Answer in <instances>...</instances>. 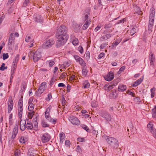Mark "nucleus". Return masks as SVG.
Returning a JSON list of instances; mask_svg holds the SVG:
<instances>
[{"mask_svg": "<svg viewBox=\"0 0 156 156\" xmlns=\"http://www.w3.org/2000/svg\"><path fill=\"white\" fill-rule=\"evenodd\" d=\"M67 32V28L64 26H61L58 29L56 34V36L58 39L56 44V47H59L66 42L69 37Z\"/></svg>", "mask_w": 156, "mask_h": 156, "instance_id": "1", "label": "nucleus"}, {"mask_svg": "<svg viewBox=\"0 0 156 156\" xmlns=\"http://www.w3.org/2000/svg\"><path fill=\"white\" fill-rule=\"evenodd\" d=\"M150 16L149 20L148 29L149 31H151L153 26L154 21L155 11L153 8H151L150 10Z\"/></svg>", "mask_w": 156, "mask_h": 156, "instance_id": "2", "label": "nucleus"}, {"mask_svg": "<svg viewBox=\"0 0 156 156\" xmlns=\"http://www.w3.org/2000/svg\"><path fill=\"white\" fill-rule=\"evenodd\" d=\"M28 55L30 58H33L34 62H37L41 57V53L39 50H37L35 52L32 51H30Z\"/></svg>", "mask_w": 156, "mask_h": 156, "instance_id": "3", "label": "nucleus"}, {"mask_svg": "<svg viewBox=\"0 0 156 156\" xmlns=\"http://www.w3.org/2000/svg\"><path fill=\"white\" fill-rule=\"evenodd\" d=\"M106 140L108 143L114 149L118 148L119 143L116 139L113 137H107Z\"/></svg>", "mask_w": 156, "mask_h": 156, "instance_id": "4", "label": "nucleus"}, {"mask_svg": "<svg viewBox=\"0 0 156 156\" xmlns=\"http://www.w3.org/2000/svg\"><path fill=\"white\" fill-rule=\"evenodd\" d=\"M15 27L14 26H12L11 27L10 30V32L11 33L10 35L8 41V44L10 46L12 45L14 42L13 41L15 39L14 32L15 31Z\"/></svg>", "mask_w": 156, "mask_h": 156, "instance_id": "5", "label": "nucleus"}, {"mask_svg": "<svg viewBox=\"0 0 156 156\" xmlns=\"http://www.w3.org/2000/svg\"><path fill=\"white\" fill-rule=\"evenodd\" d=\"M55 43V42L53 39H50L44 43L43 47L45 49L51 47Z\"/></svg>", "mask_w": 156, "mask_h": 156, "instance_id": "6", "label": "nucleus"}, {"mask_svg": "<svg viewBox=\"0 0 156 156\" xmlns=\"http://www.w3.org/2000/svg\"><path fill=\"white\" fill-rule=\"evenodd\" d=\"M37 101L34 98H30L29 100L28 109L29 111H33L34 108V105L36 104Z\"/></svg>", "mask_w": 156, "mask_h": 156, "instance_id": "7", "label": "nucleus"}, {"mask_svg": "<svg viewBox=\"0 0 156 156\" xmlns=\"http://www.w3.org/2000/svg\"><path fill=\"white\" fill-rule=\"evenodd\" d=\"M50 136L49 134L45 133L41 135V140L43 143H45L50 139Z\"/></svg>", "mask_w": 156, "mask_h": 156, "instance_id": "8", "label": "nucleus"}, {"mask_svg": "<svg viewBox=\"0 0 156 156\" xmlns=\"http://www.w3.org/2000/svg\"><path fill=\"white\" fill-rule=\"evenodd\" d=\"M69 121L73 125H79L80 124V121L76 117L73 115L70 116L69 118Z\"/></svg>", "mask_w": 156, "mask_h": 156, "instance_id": "9", "label": "nucleus"}, {"mask_svg": "<svg viewBox=\"0 0 156 156\" xmlns=\"http://www.w3.org/2000/svg\"><path fill=\"white\" fill-rule=\"evenodd\" d=\"M46 89V83H42L41 84V86H40L39 88L37 91V96L40 97V95Z\"/></svg>", "mask_w": 156, "mask_h": 156, "instance_id": "10", "label": "nucleus"}, {"mask_svg": "<svg viewBox=\"0 0 156 156\" xmlns=\"http://www.w3.org/2000/svg\"><path fill=\"white\" fill-rule=\"evenodd\" d=\"M101 115L107 121H111L112 119L111 115L107 112H102L101 113Z\"/></svg>", "mask_w": 156, "mask_h": 156, "instance_id": "11", "label": "nucleus"}, {"mask_svg": "<svg viewBox=\"0 0 156 156\" xmlns=\"http://www.w3.org/2000/svg\"><path fill=\"white\" fill-rule=\"evenodd\" d=\"M147 128L149 129L150 132L151 133L154 137L156 139V130L154 127L153 125L148 123L147 125Z\"/></svg>", "mask_w": 156, "mask_h": 156, "instance_id": "12", "label": "nucleus"}, {"mask_svg": "<svg viewBox=\"0 0 156 156\" xmlns=\"http://www.w3.org/2000/svg\"><path fill=\"white\" fill-rule=\"evenodd\" d=\"M25 41L27 42H30V44L29 45L30 47H32L33 46V44L34 41V39L32 38L31 35H27L25 38Z\"/></svg>", "mask_w": 156, "mask_h": 156, "instance_id": "13", "label": "nucleus"}, {"mask_svg": "<svg viewBox=\"0 0 156 156\" xmlns=\"http://www.w3.org/2000/svg\"><path fill=\"white\" fill-rule=\"evenodd\" d=\"M13 105V103L12 100L11 98H9L8 103V112L10 113L12 109Z\"/></svg>", "mask_w": 156, "mask_h": 156, "instance_id": "14", "label": "nucleus"}, {"mask_svg": "<svg viewBox=\"0 0 156 156\" xmlns=\"http://www.w3.org/2000/svg\"><path fill=\"white\" fill-rule=\"evenodd\" d=\"M45 116L46 118L50 122L53 124H55L56 122L57 121V120L56 119H52L49 113H45Z\"/></svg>", "mask_w": 156, "mask_h": 156, "instance_id": "15", "label": "nucleus"}, {"mask_svg": "<svg viewBox=\"0 0 156 156\" xmlns=\"http://www.w3.org/2000/svg\"><path fill=\"white\" fill-rule=\"evenodd\" d=\"M74 57L76 62H79L80 64L83 66H84L85 63L82 58L77 55H74Z\"/></svg>", "mask_w": 156, "mask_h": 156, "instance_id": "16", "label": "nucleus"}, {"mask_svg": "<svg viewBox=\"0 0 156 156\" xmlns=\"http://www.w3.org/2000/svg\"><path fill=\"white\" fill-rule=\"evenodd\" d=\"M34 21L37 23H41L43 21L42 17L39 15H34Z\"/></svg>", "mask_w": 156, "mask_h": 156, "instance_id": "17", "label": "nucleus"}, {"mask_svg": "<svg viewBox=\"0 0 156 156\" xmlns=\"http://www.w3.org/2000/svg\"><path fill=\"white\" fill-rule=\"evenodd\" d=\"M117 83H113L111 85H105L104 87V89L107 91H109L113 88V86L117 85Z\"/></svg>", "mask_w": 156, "mask_h": 156, "instance_id": "18", "label": "nucleus"}, {"mask_svg": "<svg viewBox=\"0 0 156 156\" xmlns=\"http://www.w3.org/2000/svg\"><path fill=\"white\" fill-rule=\"evenodd\" d=\"M114 78V75L112 72H110L107 75L106 77H105V80L108 81H111Z\"/></svg>", "mask_w": 156, "mask_h": 156, "instance_id": "19", "label": "nucleus"}, {"mask_svg": "<svg viewBox=\"0 0 156 156\" xmlns=\"http://www.w3.org/2000/svg\"><path fill=\"white\" fill-rule=\"evenodd\" d=\"M26 121L24 120H21L20 121V129L22 131H24L26 129Z\"/></svg>", "mask_w": 156, "mask_h": 156, "instance_id": "20", "label": "nucleus"}, {"mask_svg": "<svg viewBox=\"0 0 156 156\" xmlns=\"http://www.w3.org/2000/svg\"><path fill=\"white\" fill-rule=\"evenodd\" d=\"M18 133V126H15L12 132V134L11 138L12 139H14L16 136L17 134Z\"/></svg>", "mask_w": 156, "mask_h": 156, "instance_id": "21", "label": "nucleus"}, {"mask_svg": "<svg viewBox=\"0 0 156 156\" xmlns=\"http://www.w3.org/2000/svg\"><path fill=\"white\" fill-rule=\"evenodd\" d=\"M143 78H140L139 79L136 80L134 83L132 85V86L133 87H136L140 84L143 81Z\"/></svg>", "mask_w": 156, "mask_h": 156, "instance_id": "22", "label": "nucleus"}, {"mask_svg": "<svg viewBox=\"0 0 156 156\" xmlns=\"http://www.w3.org/2000/svg\"><path fill=\"white\" fill-rule=\"evenodd\" d=\"M23 100L22 98H20L19 99L18 102V111L23 110Z\"/></svg>", "mask_w": 156, "mask_h": 156, "instance_id": "23", "label": "nucleus"}, {"mask_svg": "<svg viewBox=\"0 0 156 156\" xmlns=\"http://www.w3.org/2000/svg\"><path fill=\"white\" fill-rule=\"evenodd\" d=\"M112 36V34H108L106 35L103 36L101 38V40L102 41L106 40L110 38Z\"/></svg>", "mask_w": 156, "mask_h": 156, "instance_id": "24", "label": "nucleus"}, {"mask_svg": "<svg viewBox=\"0 0 156 156\" xmlns=\"http://www.w3.org/2000/svg\"><path fill=\"white\" fill-rule=\"evenodd\" d=\"M126 89V86L123 84H120L119 85L118 90L119 91L123 92Z\"/></svg>", "mask_w": 156, "mask_h": 156, "instance_id": "25", "label": "nucleus"}, {"mask_svg": "<svg viewBox=\"0 0 156 156\" xmlns=\"http://www.w3.org/2000/svg\"><path fill=\"white\" fill-rule=\"evenodd\" d=\"M27 120L28 121L27 122L26 124V128H27L28 129H31L33 128L32 123L29 122V121H28V119Z\"/></svg>", "mask_w": 156, "mask_h": 156, "instance_id": "26", "label": "nucleus"}, {"mask_svg": "<svg viewBox=\"0 0 156 156\" xmlns=\"http://www.w3.org/2000/svg\"><path fill=\"white\" fill-rule=\"evenodd\" d=\"M90 23V20H87L82 27V28L83 30H86L88 27Z\"/></svg>", "mask_w": 156, "mask_h": 156, "instance_id": "27", "label": "nucleus"}, {"mask_svg": "<svg viewBox=\"0 0 156 156\" xmlns=\"http://www.w3.org/2000/svg\"><path fill=\"white\" fill-rule=\"evenodd\" d=\"M149 59L150 61L151 65H153V62L154 61V56L153 54H151V55H149Z\"/></svg>", "mask_w": 156, "mask_h": 156, "instance_id": "28", "label": "nucleus"}, {"mask_svg": "<svg viewBox=\"0 0 156 156\" xmlns=\"http://www.w3.org/2000/svg\"><path fill=\"white\" fill-rule=\"evenodd\" d=\"M60 141L62 143L65 138V135L63 133H62L59 134Z\"/></svg>", "mask_w": 156, "mask_h": 156, "instance_id": "29", "label": "nucleus"}, {"mask_svg": "<svg viewBox=\"0 0 156 156\" xmlns=\"http://www.w3.org/2000/svg\"><path fill=\"white\" fill-rule=\"evenodd\" d=\"M20 142L21 143H24L27 140V138L23 136H21L19 140Z\"/></svg>", "mask_w": 156, "mask_h": 156, "instance_id": "30", "label": "nucleus"}, {"mask_svg": "<svg viewBox=\"0 0 156 156\" xmlns=\"http://www.w3.org/2000/svg\"><path fill=\"white\" fill-rule=\"evenodd\" d=\"M34 111H30L28 113L27 116L29 119H31L32 118L33 116L34 115Z\"/></svg>", "mask_w": 156, "mask_h": 156, "instance_id": "31", "label": "nucleus"}, {"mask_svg": "<svg viewBox=\"0 0 156 156\" xmlns=\"http://www.w3.org/2000/svg\"><path fill=\"white\" fill-rule=\"evenodd\" d=\"M83 86L84 88H87L90 86V83L87 81H85L83 83Z\"/></svg>", "mask_w": 156, "mask_h": 156, "instance_id": "32", "label": "nucleus"}, {"mask_svg": "<svg viewBox=\"0 0 156 156\" xmlns=\"http://www.w3.org/2000/svg\"><path fill=\"white\" fill-rule=\"evenodd\" d=\"M137 27L135 26V27H134L130 31V34L131 35H133L134 34H135L136 31L137 30Z\"/></svg>", "mask_w": 156, "mask_h": 156, "instance_id": "33", "label": "nucleus"}, {"mask_svg": "<svg viewBox=\"0 0 156 156\" xmlns=\"http://www.w3.org/2000/svg\"><path fill=\"white\" fill-rule=\"evenodd\" d=\"M152 117L155 118L156 117V106H155L154 108L152 109Z\"/></svg>", "mask_w": 156, "mask_h": 156, "instance_id": "34", "label": "nucleus"}, {"mask_svg": "<svg viewBox=\"0 0 156 156\" xmlns=\"http://www.w3.org/2000/svg\"><path fill=\"white\" fill-rule=\"evenodd\" d=\"M156 90V88L153 87L151 89V98L154 97L155 96V91Z\"/></svg>", "mask_w": 156, "mask_h": 156, "instance_id": "35", "label": "nucleus"}, {"mask_svg": "<svg viewBox=\"0 0 156 156\" xmlns=\"http://www.w3.org/2000/svg\"><path fill=\"white\" fill-rule=\"evenodd\" d=\"M82 73L83 76H85L87 74V70L86 68L83 67L82 70Z\"/></svg>", "mask_w": 156, "mask_h": 156, "instance_id": "36", "label": "nucleus"}, {"mask_svg": "<svg viewBox=\"0 0 156 156\" xmlns=\"http://www.w3.org/2000/svg\"><path fill=\"white\" fill-rule=\"evenodd\" d=\"M26 87L24 85H23L22 86L21 90L20 91V94L21 95V98H23V96H22V92L25 90Z\"/></svg>", "mask_w": 156, "mask_h": 156, "instance_id": "37", "label": "nucleus"}, {"mask_svg": "<svg viewBox=\"0 0 156 156\" xmlns=\"http://www.w3.org/2000/svg\"><path fill=\"white\" fill-rule=\"evenodd\" d=\"M98 105V102L95 100L92 101L91 105L93 107H96Z\"/></svg>", "mask_w": 156, "mask_h": 156, "instance_id": "38", "label": "nucleus"}, {"mask_svg": "<svg viewBox=\"0 0 156 156\" xmlns=\"http://www.w3.org/2000/svg\"><path fill=\"white\" fill-rule=\"evenodd\" d=\"M134 10L139 14H141V11L140 7L137 6L134 7Z\"/></svg>", "mask_w": 156, "mask_h": 156, "instance_id": "39", "label": "nucleus"}, {"mask_svg": "<svg viewBox=\"0 0 156 156\" xmlns=\"http://www.w3.org/2000/svg\"><path fill=\"white\" fill-rule=\"evenodd\" d=\"M81 126L83 129L86 130L87 132H90V129L86 125H81Z\"/></svg>", "mask_w": 156, "mask_h": 156, "instance_id": "40", "label": "nucleus"}, {"mask_svg": "<svg viewBox=\"0 0 156 156\" xmlns=\"http://www.w3.org/2000/svg\"><path fill=\"white\" fill-rule=\"evenodd\" d=\"M47 64H49V67H52L55 63V62L53 60H51L48 61L47 62Z\"/></svg>", "mask_w": 156, "mask_h": 156, "instance_id": "41", "label": "nucleus"}, {"mask_svg": "<svg viewBox=\"0 0 156 156\" xmlns=\"http://www.w3.org/2000/svg\"><path fill=\"white\" fill-rule=\"evenodd\" d=\"M72 43L74 45H76L78 44L79 43V41L78 39L75 38L73 40Z\"/></svg>", "mask_w": 156, "mask_h": 156, "instance_id": "42", "label": "nucleus"}, {"mask_svg": "<svg viewBox=\"0 0 156 156\" xmlns=\"http://www.w3.org/2000/svg\"><path fill=\"white\" fill-rule=\"evenodd\" d=\"M56 80V79L55 78H52L49 84L51 86L52 85Z\"/></svg>", "mask_w": 156, "mask_h": 156, "instance_id": "43", "label": "nucleus"}, {"mask_svg": "<svg viewBox=\"0 0 156 156\" xmlns=\"http://www.w3.org/2000/svg\"><path fill=\"white\" fill-rule=\"evenodd\" d=\"M19 55L18 54H17L13 62L15 63H17L19 59Z\"/></svg>", "mask_w": 156, "mask_h": 156, "instance_id": "44", "label": "nucleus"}, {"mask_svg": "<svg viewBox=\"0 0 156 156\" xmlns=\"http://www.w3.org/2000/svg\"><path fill=\"white\" fill-rule=\"evenodd\" d=\"M42 125L43 127H48L49 126V125L44 121H42Z\"/></svg>", "mask_w": 156, "mask_h": 156, "instance_id": "45", "label": "nucleus"}, {"mask_svg": "<svg viewBox=\"0 0 156 156\" xmlns=\"http://www.w3.org/2000/svg\"><path fill=\"white\" fill-rule=\"evenodd\" d=\"M112 26V24L111 23L106 24L105 25L104 28L105 29H108L110 28Z\"/></svg>", "mask_w": 156, "mask_h": 156, "instance_id": "46", "label": "nucleus"}, {"mask_svg": "<svg viewBox=\"0 0 156 156\" xmlns=\"http://www.w3.org/2000/svg\"><path fill=\"white\" fill-rule=\"evenodd\" d=\"M20 152L18 150H16L15 151V156H20Z\"/></svg>", "mask_w": 156, "mask_h": 156, "instance_id": "47", "label": "nucleus"}, {"mask_svg": "<svg viewBox=\"0 0 156 156\" xmlns=\"http://www.w3.org/2000/svg\"><path fill=\"white\" fill-rule=\"evenodd\" d=\"M9 58V55L8 53H3V59L5 60Z\"/></svg>", "mask_w": 156, "mask_h": 156, "instance_id": "48", "label": "nucleus"}, {"mask_svg": "<svg viewBox=\"0 0 156 156\" xmlns=\"http://www.w3.org/2000/svg\"><path fill=\"white\" fill-rule=\"evenodd\" d=\"M87 13L85 15V17H84L85 20H87V19L89 16L90 15V13H89L90 10L89 9L87 10Z\"/></svg>", "mask_w": 156, "mask_h": 156, "instance_id": "49", "label": "nucleus"}, {"mask_svg": "<svg viewBox=\"0 0 156 156\" xmlns=\"http://www.w3.org/2000/svg\"><path fill=\"white\" fill-rule=\"evenodd\" d=\"M134 101L137 104H139L141 102L140 98H134Z\"/></svg>", "mask_w": 156, "mask_h": 156, "instance_id": "50", "label": "nucleus"}, {"mask_svg": "<svg viewBox=\"0 0 156 156\" xmlns=\"http://www.w3.org/2000/svg\"><path fill=\"white\" fill-rule=\"evenodd\" d=\"M66 75V73H63L62 74H61V75L59 77V78L60 79H63V78H64L65 77Z\"/></svg>", "mask_w": 156, "mask_h": 156, "instance_id": "51", "label": "nucleus"}, {"mask_svg": "<svg viewBox=\"0 0 156 156\" xmlns=\"http://www.w3.org/2000/svg\"><path fill=\"white\" fill-rule=\"evenodd\" d=\"M51 106H49L48 108H47L46 110V111L45 112V113H49V112L50 110L51 109Z\"/></svg>", "mask_w": 156, "mask_h": 156, "instance_id": "52", "label": "nucleus"}, {"mask_svg": "<svg viewBox=\"0 0 156 156\" xmlns=\"http://www.w3.org/2000/svg\"><path fill=\"white\" fill-rule=\"evenodd\" d=\"M33 121L34 123V125L35 126L37 125V117H36L35 118H34L33 119Z\"/></svg>", "mask_w": 156, "mask_h": 156, "instance_id": "53", "label": "nucleus"}, {"mask_svg": "<svg viewBox=\"0 0 156 156\" xmlns=\"http://www.w3.org/2000/svg\"><path fill=\"white\" fill-rule=\"evenodd\" d=\"M78 50L81 53H82L83 51V48L81 46L78 47Z\"/></svg>", "mask_w": 156, "mask_h": 156, "instance_id": "54", "label": "nucleus"}, {"mask_svg": "<svg viewBox=\"0 0 156 156\" xmlns=\"http://www.w3.org/2000/svg\"><path fill=\"white\" fill-rule=\"evenodd\" d=\"M108 44L106 43H104L102 44L100 46V48L101 49H103Z\"/></svg>", "mask_w": 156, "mask_h": 156, "instance_id": "55", "label": "nucleus"}, {"mask_svg": "<svg viewBox=\"0 0 156 156\" xmlns=\"http://www.w3.org/2000/svg\"><path fill=\"white\" fill-rule=\"evenodd\" d=\"M30 150H29L28 151V155L29 156H36L34 154V153H32V152H30Z\"/></svg>", "mask_w": 156, "mask_h": 156, "instance_id": "56", "label": "nucleus"}, {"mask_svg": "<svg viewBox=\"0 0 156 156\" xmlns=\"http://www.w3.org/2000/svg\"><path fill=\"white\" fill-rule=\"evenodd\" d=\"M18 111V115L20 118H21L22 116V114L23 113V110Z\"/></svg>", "mask_w": 156, "mask_h": 156, "instance_id": "57", "label": "nucleus"}, {"mask_svg": "<svg viewBox=\"0 0 156 156\" xmlns=\"http://www.w3.org/2000/svg\"><path fill=\"white\" fill-rule=\"evenodd\" d=\"M105 55V54L104 53H100L98 56V59H100L101 58L103 57Z\"/></svg>", "mask_w": 156, "mask_h": 156, "instance_id": "58", "label": "nucleus"}, {"mask_svg": "<svg viewBox=\"0 0 156 156\" xmlns=\"http://www.w3.org/2000/svg\"><path fill=\"white\" fill-rule=\"evenodd\" d=\"M30 0H25V2L23 3V6L26 7L27 5V4L29 3Z\"/></svg>", "mask_w": 156, "mask_h": 156, "instance_id": "59", "label": "nucleus"}, {"mask_svg": "<svg viewBox=\"0 0 156 156\" xmlns=\"http://www.w3.org/2000/svg\"><path fill=\"white\" fill-rule=\"evenodd\" d=\"M127 94L129 95H131L132 97H134V94H133L132 92L130 91L129 90H128L126 92Z\"/></svg>", "mask_w": 156, "mask_h": 156, "instance_id": "60", "label": "nucleus"}, {"mask_svg": "<svg viewBox=\"0 0 156 156\" xmlns=\"http://www.w3.org/2000/svg\"><path fill=\"white\" fill-rule=\"evenodd\" d=\"M125 69V66H123L120 68L119 72L121 73Z\"/></svg>", "mask_w": 156, "mask_h": 156, "instance_id": "61", "label": "nucleus"}, {"mask_svg": "<svg viewBox=\"0 0 156 156\" xmlns=\"http://www.w3.org/2000/svg\"><path fill=\"white\" fill-rule=\"evenodd\" d=\"M5 64L4 63H3L2 64L1 66L0 67V70L3 71L5 70V69H4V68L5 67Z\"/></svg>", "mask_w": 156, "mask_h": 156, "instance_id": "62", "label": "nucleus"}, {"mask_svg": "<svg viewBox=\"0 0 156 156\" xmlns=\"http://www.w3.org/2000/svg\"><path fill=\"white\" fill-rule=\"evenodd\" d=\"M101 27V26L98 25L97 27L94 29L95 31L97 32L100 29Z\"/></svg>", "mask_w": 156, "mask_h": 156, "instance_id": "63", "label": "nucleus"}, {"mask_svg": "<svg viewBox=\"0 0 156 156\" xmlns=\"http://www.w3.org/2000/svg\"><path fill=\"white\" fill-rule=\"evenodd\" d=\"M77 140L80 142H83L84 140V138H77Z\"/></svg>", "mask_w": 156, "mask_h": 156, "instance_id": "64", "label": "nucleus"}]
</instances>
